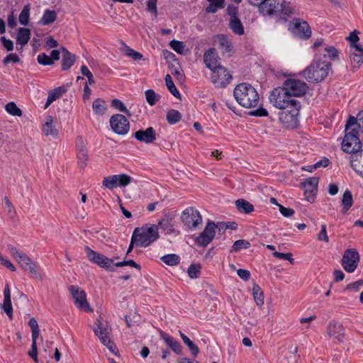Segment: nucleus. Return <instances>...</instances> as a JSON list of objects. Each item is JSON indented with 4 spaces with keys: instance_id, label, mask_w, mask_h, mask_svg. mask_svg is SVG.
<instances>
[{
    "instance_id": "obj_61",
    "label": "nucleus",
    "mask_w": 363,
    "mask_h": 363,
    "mask_svg": "<svg viewBox=\"0 0 363 363\" xmlns=\"http://www.w3.org/2000/svg\"><path fill=\"white\" fill-rule=\"evenodd\" d=\"M13 62V63H17L20 62V58L15 53H10L3 60L4 65H6L9 62Z\"/></svg>"
},
{
    "instance_id": "obj_16",
    "label": "nucleus",
    "mask_w": 363,
    "mask_h": 363,
    "mask_svg": "<svg viewBox=\"0 0 363 363\" xmlns=\"http://www.w3.org/2000/svg\"><path fill=\"white\" fill-rule=\"evenodd\" d=\"M16 261L24 270L28 271L33 277L40 278L39 267L36 263L32 262L26 254L23 253Z\"/></svg>"
},
{
    "instance_id": "obj_2",
    "label": "nucleus",
    "mask_w": 363,
    "mask_h": 363,
    "mask_svg": "<svg viewBox=\"0 0 363 363\" xmlns=\"http://www.w3.org/2000/svg\"><path fill=\"white\" fill-rule=\"evenodd\" d=\"M260 13L286 22L294 13V8L291 3H286L285 0H269L262 6Z\"/></svg>"
},
{
    "instance_id": "obj_18",
    "label": "nucleus",
    "mask_w": 363,
    "mask_h": 363,
    "mask_svg": "<svg viewBox=\"0 0 363 363\" xmlns=\"http://www.w3.org/2000/svg\"><path fill=\"white\" fill-rule=\"evenodd\" d=\"M76 152L79 165L81 168L84 169L89 159V155L84 142L81 136H78L76 139Z\"/></svg>"
},
{
    "instance_id": "obj_22",
    "label": "nucleus",
    "mask_w": 363,
    "mask_h": 363,
    "mask_svg": "<svg viewBox=\"0 0 363 363\" xmlns=\"http://www.w3.org/2000/svg\"><path fill=\"white\" fill-rule=\"evenodd\" d=\"M218 60L217 50L214 48H209L203 54V61L206 66L211 70L220 65Z\"/></svg>"
},
{
    "instance_id": "obj_20",
    "label": "nucleus",
    "mask_w": 363,
    "mask_h": 363,
    "mask_svg": "<svg viewBox=\"0 0 363 363\" xmlns=\"http://www.w3.org/2000/svg\"><path fill=\"white\" fill-rule=\"evenodd\" d=\"M296 22L292 28V32L303 39H308L311 35V30L305 21H301L299 19H295Z\"/></svg>"
},
{
    "instance_id": "obj_57",
    "label": "nucleus",
    "mask_w": 363,
    "mask_h": 363,
    "mask_svg": "<svg viewBox=\"0 0 363 363\" xmlns=\"http://www.w3.org/2000/svg\"><path fill=\"white\" fill-rule=\"evenodd\" d=\"M350 61L352 64H357L358 67L363 62V52H350Z\"/></svg>"
},
{
    "instance_id": "obj_19",
    "label": "nucleus",
    "mask_w": 363,
    "mask_h": 363,
    "mask_svg": "<svg viewBox=\"0 0 363 363\" xmlns=\"http://www.w3.org/2000/svg\"><path fill=\"white\" fill-rule=\"evenodd\" d=\"M133 136L139 142L150 144L156 140V131L152 127H149L136 131Z\"/></svg>"
},
{
    "instance_id": "obj_49",
    "label": "nucleus",
    "mask_w": 363,
    "mask_h": 363,
    "mask_svg": "<svg viewBox=\"0 0 363 363\" xmlns=\"http://www.w3.org/2000/svg\"><path fill=\"white\" fill-rule=\"evenodd\" d=\"M28 325L31 329L32 339H38L40 335V330L36 319L31 318L28 321Z\"/></svg>"
},
{
    "instance_id": "obj_43",
    "label": "nucleus",
    "mask_w": 363,
    "mask_h": 363,
    "mask_svg": "<svg viewBox=\"0 0 363 363\" xmlns=\"http://www.w3.org/2000/svg\"><path fill=\"white\" fill-rule=\"evenodd\" d=\"M111 105L112 107L115 108L119 111L125 113L128 117L131 116V113L121 100L118 99H114L111 101Z\"/></svg>"
},
{
    "instance_id": "obj_29",
    "label": "nucleus",
    "mask_w": 363,
    "mask_h": 363,
    "mask_svg": "<svg viewBox=\"0 0 363 363\" xmlns=\"http://www.w3.org/2000/svg\"><path fill=\"white\" fill-rule=\"evenodd\" d=\"M181 338L184 343L189 347L192 356L196 358L199 353V347L195 345L186 335H184L181 330L179 331Z\"/></svg>"
},
{
    "instance_id": "obj_51",
    "label": "nucleus",
    "mask_w": 363,
    "mask_h": 363,
    "mask_svg": "<svg viewBox=\"0 0 363 363\" xmlns=\"http://www.w3.org/2000/svg\"><path fill=\"white\" fill-rule=\"evenodd\" d=\"M208 6L205 8V11L206 13H216L218 9H223L225 7V3H219V2H209Z\"/></svg>"
},
{
    "instance_id": "obj_41",
    "label": "nucleus",
    "mask_w": 363,
    "mask_h": 363,
    "mask_svg": "<svg viewBox=\"0 0 363 363\" xmlns=\"http://www.w3.org/2000/svg\"><path fill=\"white\" fill-rule=\"evenodd\" d=\"M145 94L146 101L150 106H154L160 100V96L152 89H147Z\"/></svg>"
},
{
    "instance_id": "obj_64",
    "label": "nucleus",
    "mask_w": 363,
    "mask_h": 363,
    "mask_svg": "<svg viewBox=\"0 0 363 363\" xmlns=\"http://www.w3.org/2000/svg\"><path fill=\"white\" fill-rule=\"evenodd\" d=\"M249 115L256 117H263L267 116L268 115V112L265 108L259 107L256 110L251 111L249 113Z\"/></svg>"
},
{
    "instance_id": "obj_54",
    "label": "nucleus",
    "mask_w": 363,
    "mask_h": 363,
    "mask_svg": "<svg viewBox=\"0 0 363 363\" xmlns=\"http://www.w3.org/2000/svg\"><path fill=\"white\" fill-rule=\"evenodd\" d=\"M157 2V0H147V11L151 13L155 18L158 16Z\"/></svg>"
},
{
    "instance_id": "obj_23",
    "label": "nucleus",
    "mask_w": 363,
    "mask_h": 363,
    "mask_svg": "<svg viewBox=\"0 0 363 363\" xmlns=\"http://www.w3.org/2000/svg\"><path fill=\"white\" fill-rule=\"evenodd\" d=\"M174 215L172 212L166 213L164 217L158 221V225L162 229L167 231V233L171 234L174 233L175 229L174 228L173 220Z\"/></svg>"
},
{
    "instance_id": "obj_27",
    "label": "nucleus",
    "mask_w": 363,
    "mask_h": 363,
    "mask_svg": "<svg viewBox=\"0 0 363 363\" xmlns=\"http://www.w3.org/2000/svg\"><path fill=\"white\" fill-rule=\"evenodd\" d=\"M235 206L239 212L248 214L254 211V206L243 199H239L235 202Z\"/></svg>"
},
{
    "instance_id": "obj_59",
    "label": "nucleus",
    "mask_w": 363,
    "mask_h": 363,
    "mask_svg": "<svg viewBox=\"0 0 363 363\" xmlns=\"http://www.w3.org/2000/svg\"><path fill=\"white\" fill-rule=\"evenodd\" d=\"M304 195L306 199L308 201L313 203L315 198L317 189H304Z\"/></svg>"
},
{
    "instance_id": "obj_35",
    "label": "nucleus",
    "mask_w": 363,
    "mask_h": 363,
    "mask_svg": "<svg viewBox=\"0 0 363 363\" xmlns=\"http://www.w3.org/2000/svg\"><path fill=\"white\" fill-rule=\"evenodd\" d=\"M55 19H56L55 11L47 9L44 12L43 16L41 20L40 21V23L43 26L49 25V24L53 23L55 21Z\"/></svg>"
},
{
    "instance_id": "obj_1",
    "label": "nucleus",
    "mask_w": 363,
    "mask_h": 363,
    "mask_svg": "<svg viewBox=\"0 0 363 363\" xmlns=\"http://www.w3.org/2000/svg\"><path fill=\"white\" fill-rule=\"evenodd\" d=\"M341 146L344 152L351 154L350 164L352 169L363 177V150L358 130L353 129L347 133L344 136Z\"/></svg>"
},
{
    "instance_id": "obj_44",
    "label": "nucleus",
    "mask_w": 363,
    "mask_h": 363,
    "mask_svg": "<svg viewBox=\"0 0 363 363\" xmlns=\"http://www.w3.org/2000/svg\"><path fill=\"white\" fill-rule=\"evenodd\" d=\"M201 265L200 264H191L187 270L188 275L191 279H196L201 274Z\"/></svg>"
},
{
    "instance_id": "obj_21",
    "label": "nucleus",
    "mask_w": 363,
    "mask_h": 363,
    "mask_svg": "<svg viewBox=\"0 0 363 363\" xmlns=\"http://www.w3.org/2000/svg\"><path fill=\"white\" fill-rule=\"evenodd\" d=\"M327 333L329 336L333 337L339 342H342L345 337V328L341 323L335 320L330 322L328 328Z\"/></svg>"
},
{
    "instance_id": "obj_9",
    "label": "nucleus",
    "mask_w": 363,
    "mask_h": 363,
    "mask_svg": "<svg viewBox=\"0 0 363 363\" xmlns=\"http://www.w3.org/2000/svg\"><path fill=\"white\" fill-rule=\"evenodd\" d=\"M69 294H71L76 307L82 311L92 312L89 303L86 299V294L84 290L78 286L70 285Z\"/></svg>"
},
{
    "instance_id": "obj_11",
    "label": "nucleus",
    "mask_w": 363,
    "mask_h": 363,
    "mask_svg": "<svg viewBox=\"0 0 363 363\" xmlns=\"http://www.w3.org/2000/svg\"><path fill=\"white\" fill-rule=\"evenodd\" d=\"M359 259V252L356 249H347L343 254L341 264L347 272L352 273L357 268Z\"/></svg>"
},
{
    "instance_id": "obj_8",
    "label": "nucleus",
    "mask_w": 363,
    "mask_h": 363,
    "mask_svg": "<svg viewBox=\"0 0 363 363\" xmlns=\"http://www.w3.org/2000/svg\"><path fill=\"white\" fill-rule=\"evenodd\" d=\"M301 108V104L298 103V107L296 106H290L286 111L279 113V121L286 128L294 129L298 125V115Z\"/></svg>"
},
{
    "instance_id": "obj_28",
    "label": "nucleus",
    "mask_w": 363,
    "mask_h": 363,
    "mask_svg": "<svg viewBox=\"0 0 363 363\" xmlns=\"http://www.w3.org/2000/svg\"><path fill=\"white\" fill-rule=\"evenodd\" d=\"M43 131L47 136L51 135L55 138L57 137L58 131L52 125V118L51 116L47 117V121L43 127Z\"/></svg>"
},
{
    "instance_id": "obj_7",
    "label": "nucleus",
    "mask_w": 363,
    "mask_h": 363,
    "mask_svg": "<svg viewBox=\"0 0 363 363\" xmlns=\"http://www.w3.org/2000/svg\"><path fill=\"white\" fill-rule=\"evenodd\" d=\"M282 86L288 92V95H289L291 99L304 96L308 89L306 82L293 78L286 79L284 82Z\"/></svg>"
},
{
    "instance_id": "obj_56",
    "label": "nucleus",
    "mask_w": 363,
    "mask_h": 363,
    "mask_svg": "<svg viewBox=\"0 0 363 363\" xmlns=\"http://www.w3.org/2000/svg\"><path fill=\"white\" fill-rule=\"evenodd\" d=\"M125 54L127 56L132 57L134 60H140L143 58V55L141 53L133 50L128 46H125Z\"/></svg>"
},
{
    "instance_id": "obj_33",
    "label": "nucleus",
    "mask_w": 363,
    "mask_h": 363,
    "mask_svg": "<svg viewBox=\"0 0 363 363\" xmlns=\"http://www.w3.org/2000/svg\"><path fill=\"white\" fill-rule=\"evenodd\" d=\"M252 295L257 305L259 307L262 306L264 304V294L259 285L254 284Z\"/></svg>"
},
{
    "instance_id": "obj_45",
    "label": "nucleus",
    "mask_w": 363,
    "mask_h": 363,
    "mask_svg": "<svg viewBox=\"0 0 363 363\" xmlns=\"http://www.w3.org/2000/svg\"><path fill=\"white\" fill-rule=\"evenodd\" d=\"M6 111L11 115L14 116H21L22 111L16 106L14 102H9L5 106Z\"/></svg>"
},
{
    "instance_id": "obj_6",
    "label": "nucleus",
    "mask_w": 363,
    "mask_h": 363,
    "mask_svg": "<svg viewBox=\"0 0 363 363\" xmlns=\"http://www.w3.org/2000/svg\"><path fill=\"white\" fill-rule=\"evenodd\" d=\"M139 230L137 233V247H146L159 238L158 226L155 224H145L141 228H135L134 230Z\"/></svg>"
},
{
    "instance_id": "obj_53",
    "label": "nucleus",
    "mask_w": 363,
    "mask_h": 363,
    "mask_svg": "<svg viewBox=\"0 0 363 363\" xmlns=\"http://www.w3.org/2000/svg\"><path fill=\"white\" fill-rule=\"evenodd\" d=\"M10 320L13 319V307L11 299L4 300L1 306Z\"/></svg>"
},
{
    "instance_id": "obj_34",
    "label": "nucleus",
    "mask_w": 363,
    "mask_h": 363,
    "mask_svg": "<svg viewBox=\"0 0 363 363\" xmlns=\"http://www.w3.org/2000/svg\"><path fill=\"white\" fill-rule=\"evenodd\" d=\"M165 84L169 92L177 99H180L181 95L174 84L172 77L169 74L165 76Z\"/></svg>"
},
{
    "instance_id": "obj_30",
    "label": "nucleus",
    "mask_w": 363,
    "mask_h": 363,
    "mask_svg": "<svg viewBox=\"0 0 363 363\" xmlns=\"http://www.w3.org/2000/svg\"><path fill=\"white\" fill-rule=\"evenodd\" d=\"M218 48L223 52V53H230L233 50V44L231 41L227 39L224 35H218Z\"/></svg>"
},
{
    "instance_id": "obj_52",
    "label": "nucleus",
    "mask_w": 363,
    "mask_h": 363,
    "mask_svg": "<svg viewBox=\"0 0 363 363\" xmlns=\"http://www.w3.org/2000/svg\"><path fill=\"white\" fill-rule=\"evenodd\" d=\"M169 45L178 54H182L185 47L183 42L176 40H171Z\"/></svg>"
},
{
    "instance_id": "obj_31",
    "label": "nucleus",
    "mask_w": 363,
    "mask_h": 363,
    "mask_svg": "<svg viewBox=\"0 0 363 363\" xmlns=\"http://www.w3.org/2000/svg\"><path fill=\"white\" fill-rule=\"evenodd\" d=\"M342 213H345L352 206L353 199L352 194L350 190H346L342 196Z\"/></svg>"
},
{
    "instance_id": "obj_42",
    "label": "nucleus",
    "mask_w": 363,
    "mask_h": 363,
    "mask_svg": "<svg viewBox=\"0 0 363 363\" xmlns=\"http://www.w3.org/2000/svg\"><path fill=\"white\" fill-rule=\"evenodd\" d=\"M117 186L124 187L130 184L133 178L126 174H116Z\"/></svg>"
},
{
    "instance_id": "obj_26",
    "label": "nucleus",
    "mask_w": 363,
    "mask_h": 363,
    "mask_svg": "<svg viewBox=\"0 0 363 363\" xmlns=\"http://www.w3.org/2000/svg\"><path fill=\"white\" fill-rule=\"evenodd\" d=\"M30 29L23 27L18 28L16 36V45H26L30 40Z\"/></svg>"
},
{
    "instance_id": "obj_14",
    "label": "nucleus",
    "mask_w": 363,
    "mask_h": 363,
    "mask_svg": "<svg viewBox=\"0 0 363 363\" xmlns=\"http://www.w3.org/2000/svg\"><path fill=\"white\" fill-rule=\"evenodd\" d=\"M211 71L213 72L211 76L212 82L216 87L223 88L232 79V75L227 69L222 65H218Z\"/></svg>"
},
{
    "instance_id": "obj_47",
    "label": "nucleus",
    "mask_w": 363,
    "mask_h": 363,
    "mask_svg": "<svg viewBox=\"0 0 363 363\" xmlns=\"http://www.w3.org/2000/svg\"><path fill=\"white\" fill-rule=\"evenodd\" d=\"M250 247V243L246 240H236L233 245L232 246V249L230 252H238L241 249H247Z\"/></svg>"
},
{
    "instance_id": "obj_38",
    "label": "nucleus",
    "mask_w": 363,
    "mask_h": 363,
    "mask_svg": "<svg viewBox=\"0 0 363 363\" xmlns=\"http://www.w3.org/2000/svg\"><path fill=\"white\" fill-rule=\"evenodd\" d=\"M182 119V114L175 109H171L167 113V121L169 124H176Z\"/></svg>"
},
{
    "instance_id": "obj_17",
    "label": "nucleus",
    "mask_w": 363,
    "mask_h": 363,
    "mask_svg": "<svg viewBox=\"0 0 363 363\" xmlns=\"http://www.w3.org/2000/svg\"><path fill=\"white\" fill-rule=\"evenodd\" d=\"M96 327L94 328V332L99 337L101 342L104 343L106 340L111 338V328L108 322L102 321L100 318L96 320Z\"/></svg>"
},
{
    "instance_id": "obj_48",
    "label": "nucleus",
    "mask_w": 363,
    "mask_h": 363,
    "mask_svg": "<svg viewBox=\"0 0 363 363\" xmlns=\"http://www.w3.org/2000/svg\"><path fill=\"white\" fill-rule=\"evenodd\" d=\"M116 178V174L104 177L102 182L103 186L108 189H113L118 186Z\"/></svg>"
},
{
    "instance_id": "obj_39",
    "label": "nucleus",
    "mask_w": 363,
    "mask_h": 363,
    "mask_svg": "<svg viewBox=\"0 0 363 363\" xmlns=\"http://www.w3.org/2000/svg\"><path fill=\"white\" fill-rule=\"evenodd\" d=\"M161 260L169 266H174L179 263L180 257L176 254H168L162 256Z\"/></svg>"
},
{
    "instance_id": "obj_58",
    "label": "nucleus",
    "mask_w": 363,
    "mask_h": 363,
    "mask_svg": "<svg viewBox=\"0 0 363 363\" xmlns=\"http://www.w3.org/2000/svg\"><path fill=\"white\" fill-rule=\"evenodd\" d=\"M37 60L38 63L43 65H50L54 63L50 57L47 55L45 53L38 55Z\"/></svg>"
},
{
    "instance_id": "obj_32",
    "label": "nucleus",
    "mask_w": 363,
    "mask_h": 363,
    "mask_svg": "<svg viewBox=\"0 0 363 363\" xmlns=\"http://www.w3.org/2000/svg\"><path fill=\"white\" fill-rule=\"evenodd\" d=\"M229 27L237 35L244 34V28L238 17L230 18Z\"/></svg>"
},
{
    "instance_id": "obj_37",
    "label": "nucleus",
    "mask_w": 363,
    "mask_h": 363,
    "mask_svg": "<svg viewBox=\"0 0 363 363\" xmlns=\"http://www.w3.org/2000/svg\"><path fill=\"white\" fill-rule=\"evenodd\" d=\"M92 108L96 114L103 115L106 110L105 101L101 99H96L93 101Z\"/></svg>"
},
{
    "instance_id": "obj_24",
    "label": "nucleus",
    "mask_w": 363,
    "mask_h": 363,
    "mask_svg": "<svg viewBox=\"0 0 363 363\" xmlns=\"http://www.w3.org/2000/svg\"><path fill=\"white\" fill-rule=\"evenodd\" d=\"M160 335L161 338L164 341V342L169 347V348L174 351L176 354H180L182 352V346L180 342L175 340L171 335L164 333L162 330H160Z\"/></svg>"
},
{
    "instance_id": "obj_55",
    "label": "nucleus",
    "mask_w": 363,
    "mask_h": 363,
    "mask_svg": "<svg viewBox=\"0 0 363 363\" xmlns=\"http://www.w3.org/2000/svg\"><path fill=\"white\" fill-rule=\"evenodd\" d=\"M273 256L279 259L288 260L291 264L294 263V259L292 258V254L291 252L282 253L275 251L273 252Z\"/></svg>"
},
{
    "instance_id": "obj_36",
    "label": "nucleus",
    "mask_w": 363,
    "mask_h": 363,
    "mask_svg": "<svg viewBox=\"0 0 363 363\" xmlns=\"http://www.w3.org/2000/svg\"><path fill=\"white\" fill-rule=\"evenodd\" d=\"M359 121L358 118H355L352 116H350L347 123L345 124V134L350 133L353 129H356L359 131Z\"/></svg>"
},
{
    "instance_id": "obj_25",
    "label": "nucleus",
    "mask_w": 363,
    "mask_h": 363,
    "mask_svg": "<svg viewBox=\"0 0 363 363\" xmlns=\"http://www.w3.org/2000/svg\"><path fill=\"white\" fill-rule=\"evenodd\" d=\"M67 91V84H64L50 91L44 108L46 109L53 101L62 97Z\"/></svg>"
},
{
    "instance_id": "obj_60",
    "label": "nucleus",
    "mask_w": 363,
    "mask_h": 363,
    "mask_svg": "<svg viewBox=\"0 0 363 363\" xmlns=\"http://www.w3.org/2000/svg\"><path fill=\"white\" fill-rule=\"evenodd\" d=\"M1 43L3 47L8 51H12L13 50V43L12 40L7 39L5 36H2L0 38Z\"/></svg>"
},
{
    "instance_id": "obj_10",
    "label": "nucleus",
    "mask_w": 363,
    "mask_h": 363,
    "mask_svg": "<svg viewBox=\"0 0 363 363\" xmlns=\"http://www.w3.org/2000/svg\"><path fill=\"white\" fill-rule=\"evenodd\" d=\"M84 250L89 261L96 264L107 271H114L113 259L108 258L104 255L92 250L89 246H85Z\"/></svg>"
},
{
    "instance_id": "obj_13",
    "label": "nucleus",
    "mask_w": 363,
    "mask_h": 363,
    "mask_svg": "<svg viewBox=\"0 0 363 363\" xmlns=\"http://www.w3.org/2000/svg\"><path fill=\"white\" fill-rule=\"evenodd\" d=\"M181 220L189 228H196L202 223L199 211L193 207H189L182 212Z\"/></svg>"
},
{
    "instance_id": "obj_63",
    "label": "nucleus",
    "mask_w": 363,
    "mask_h": 363,
    "mask_svg": "<svg viewBox=\"0 0 363 363\" xmlns=\"http://www.w3.org/2000/svg\"><path fill=\"white\" fill-rule=\"evenodd\" d=\"M279 210L281 215L286 218L291 217L295 213L294 209L290 208H286L282 205H279Z\"/></svg>"
},
{
    "instance_id": "obj_4",
    "label": "nucleus",
    "mask_w": 363,
    "mask_h": 363,
    "mask_svg": "<svg viewBox=\"0 0 363 363\" xmlns=\"http://www.w3.org/2000/svg\"><path fill=\"white\" fill-rule=\"evenodd\" d=\"M331 64L326 61L317 60L306 68L303 73L308 82L318 83L323 81L328 74Z\"/></svg>"
},
{
    "instance_id": "obj_5",
    "label": "nucleus",
    "mask_w": 363,
    "mask_h": 363,
    "mask_svg": "<svg viewBox=\"0 0 363 363\" xmlns=\"http://www.w3.org/2000/svg\"><path fill=\"white\" fill-rule=\"evenodd\" d=\"M270 103L279 109H287L290 106H296L298 107V100L291 99L288 92L285 91L283 86L274 88L269 96Z\"/></svg>"
},
{
    "instance_id": "obj_50",
    "label": "nucleus",
    "mask_w": 363,
    "mask_h": 363,
    "mask_svg": "<svg viewBox=\"0 0 363 363\" xmlns=\"http://www.w3.org/2000/svg\"><path fill=\"white\" fill-rule=\"evenodd\" d=\"M28 356L33 359L35 363L38 362L37 339H32L31 347L28 352Z\"/></svg>"
},
{
    "instance_id": "obj_46",
    "label": "nucleus",
    "mask_w": 363,
    "mask_h": 363,
    "mask_svg": "<svg viewBox=\"0 0 363 363\" xmlns=\"http://www.w3.org/2000/svg\"><path fill=\"white\" fill-rule=\"evenodd\" d=\"M318 178L311 177L307 179L305 182L301 183V186L303 189H311L318 190Z\"/></svg>"
},
{
    "instance_id": "obj_3",
    "label": "nucleus",
    "mask_w": 363,
    "mask_h": 363,
    "mask_svg": "<svg viewBox=\"0 0 363 363\" xmlns=\"http://www.w3.org/2000/svg\"><path fill=\"white\" fill-rule=\"evenodd\" d=\"M233 95L237 102L247 108L256 107L259 101L257 90L247 83L238 84L234 89Z\"/></svg>"
},
{
    "instance_id": "obj_40",
    "label": "nucleus",
    "mask_w": 363,
    "mask_h": 363,
    "mask_svg": "<svg viewBox=\"0 0 363 363\" xmlns=\"http://www.w3.org/2000/svg\"><path fill=\"white\" fill-rule=\"evenodd\" d=\"M30 16V5H25L21 11L18 17L19 23L23 26H27Z\"/></svg>"
},
{
    "instance_id": "obj_15",
    "label": "nucleus",
    "mask_w": 363,
    "mask_h": 363,
    "mask_svg": "<svg viewBox=\"0 0 363 363\" xmlns=\"http://www.w3.org/2000/svg\"><path fill=\"white\" fill-rule=\"evenodd\" d=\"M216 223L208 221L204 230L195 238V242L201 247H206L216 235Z\"/></svg>"
},
{
    "instance_id": "obj_62",
    "label": "nucleus",
    "mask_w": 363,
    "mask_h": 363,
    "mask_svg": "<svg viewBox=\"0 0 363 363\" xmlns=\"http://www.w3.org/2000/svg\"><path fill=\"white\" fill-rule=\"evenodd\" d=\"M228 15L230 16V18H238V8L233 4H229L226 9Z\"/></svg>"
},
{
    "instance_id": "obj_12",
    "label": "nucleus",
    "mask_w": 363,
    "mask_h": 363,
    "mask_svg": "<svg viewBox=\"0 0 363 363\" xmlns=\"http://www.w3.org/2000/svg\"><path fill=\"white\" fill-rule=\"evenodd\" d=\"M111 130L118 135H124L128 133L130 123L127 118L119 113L113 114L110 118Z\"/></svg>"
}]
</instances>
